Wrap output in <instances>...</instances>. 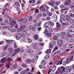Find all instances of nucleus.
I'll use <instances>...</instances> for the list:
<instances>
[{
    "label": "nucleus",
    "instance_id": "1",
    "mask_svg": "<svg viewBox=\"0 0 74 74\" xmlns=\"http://www.w3.org/2000/svg\"><path fill=\"white\" fill-rule=\"evenodd\" d=\"M12 59L11 58H8V59H5V58H2L1 60V62H2L3 63H4L5 62H10V61H11Z\"/></svg>",
    "mask_w": 74,
    "mask_h": 74
},
{
    "label": "nucleus",
    "instance_id": "2",
    "mask_svg": "<svg viewBox=\"0 0 74 74\" xmlns=\"http://www.w3.org/2000/svg\"><path fill=\"white\" fill-rule=\"evenodd\" d=\"M25 28V25H21L19 27V29H18V32H21L22 30H23V29H24Z\"/></svg>",
    "mask_w": 74,
    "mask_h": 74
},
{
    "label": "nucleus",
    "instance_id": "3",
    "mask_svg": "<svg viewBox=\"0 0 74 74\" xmlns=\"http://www.w3.org/2000/svg\"><path fill=\"white\" fill-rule=\"evenodd\" d=\"M57 45L58 47H62L63 45V41L60 40H59L58 41Z\"/></svg>",
    "mask_w": 74,
    "mask_h": 74
},
{
    "label": "nucleus",
    "instance_id": "4",
    "mask_svg": "<svg viewBox=\"0 0 74 74\" xmlns=\"http://www.w3.org/2000/svg\"><path fill=\"white\" fill-rule=\"evenodd\" d=\"M18 6L19 7V6H20V5H19V3L17 2H15L14 3V4L13 5V7H15V8H16L17 9H19Z\"/></svg>",
    "mask_w": 74,
    "mask_h": 74
},
{
    "label": "nucleus",
    "instance_id": "5",
    "mask_svg": "<svg viewBox=\"0 0 74 74\" xmlns=\"http://www.w3.org/2000/svg\"><path fill=\"white\" fill-rule=\"evenodd\" d=\"M67 33L70 36H73L74 35V31H73L69 30L67 31Z\"/></svg>",
    "mask_w": 74,
    "mask_h": 74
},
{
    "label": "nucleus",
    "instance_id": "6",
    "mask_svg": "<svg viewBox=\"0 0 74 74\" xmlns=\"http://www.w3.org/2000/svg\"><path fill=\"white\" fill-rule=\"evenodd\" d=\"M71 3V1L70 0H67L65 2L64 4L65 5H69Z\"/></svg>",
    "mask_w": 74,
    "mask_h": 74
},
{
    "label": "nucleus",
    "instance_id": "7",
    "mask_svg": "<svg viewBox=\"0 0 74 74\" xmlns=\"http://www.w3.org/2000/svg\"><path fill=\"white\" fill-rule=\"evenodd\" d=\"M72 70V68L71 67L69 66L67 67L66 69V71L68 73H69L71 71V70Z\"/></svg>",
    "mask_w": 74,
    "mask_h": 74
},
{
    "label": "nucleus",
    "instance_id": "8",
    "mask_svg": "<svg viewBox=\"0 0 74 74\" xmlns=\"http://www.w3.org/2000/svg\"><path fill=\"white\" fill-rule=\"evenodd\" d=\"M19 48H18L17 49H15V53H14V54H12V56H15V54H16V53H18V52H19Z\"/></svg>",
    "mask_w": 74,
    "mask_h": 74
},
{
    "label": "nucleus",
    "instance_id": "9",
    "mask_svg": "<svg viewBox=\"0 0 74 74\" xmlns=\"http://www.w3.org/2000/svg\"><path fill=\"white\" fill-rule=\"evenodd\" d=\"M55 2L53 1H51V2H49L48 4L50 5H51L52 7H54L55 5Z\"/></svg>",
    "mask_w": 74,
    "mask_h": 74
},
{
    "label": "nucleus",
    "instance_id": "10",
    "mask_svg": "<svg viewBox=\"0 0 74 74\" xmlns=\"http://www.w3.org/2000/svg\"><path fill=\"white\" fill-rule=\"evenodd\" d=\"M21 34L20 33H18L17 34L16 37V39L17 40H19L21 38Z\"/></svg>",
    "mask_w": 74,
    "mask_h": 74
},
{
    "label": "nucleus",
    "instance_id": "11",
    "mask_svg": "<svg viewBox=\"0 0 74 74\" xmlns=\"http://www.w3.org/2000/svg\"><path fill=\"white\" fill-rule=\"evenodd\" d=\"M8 51L11 54L14 52V50H13V49L11 47H9L8 49Z\"/></svg>",
    "mask_w": 74,
    "mask_h": 74
},
{
    "label": "nucleus",
    "instance_id": "12",
    "mask_svg": "<svg viewBox=\"0 0 74 74\" xmlns=\"http://www.w3.org/2000/svg\"><path fill=\"white\" fill-rule=\"evenodd\" d=\"M61 12L62 13H64V14H66L68 12V10L66 11L64 9H63L61 10Z\"/></svg>",
    "mask_w": 74,
    "mask_h": 74
},
{
    "label": "nucleus",
    "instance_id": "13",
    "mask_svg": "<svg viewBox=\"0 0 74 74\" xmlns=\"http://www.w3.org/2000/svg\"><path fill=\"white\" fill-rule=\"evenodd\" d=\"M63 60V59H62L61 61L60 60H59L57 62V63L56 64H57V65H59V64L60 65V64H62V62Z\"/></svg>",
    "mask_w": 74,
    "mask_h": 74
},
{
    "label": "nucleus",
    "instance_id": "14",
    "mask_svg": "<svg viewBox=\"0 0 74 74\" xmlns=\"http://www.w3.org/2000/svg\"><path fill=\"white\" fill-rule=\"evenodd\" d=\"M16 23V21H12L10 23V24L12 26H14V25H15Z\"/></svg>",
    "mask_w": 74,
    "mask_h": 74
},
{
    "label": "nucleus",
    "instance_id": "15",
    "mask_svg": "<svg viewBox=\"0 0 74 74\" xmlns=\"http://www.w3.org/2000/svg\"><path fill=\"white\" fill-rule=\"evenodd\" d=\"M5 41H6L7 43H9V44H11L13 41L12 40H7L6 39H5Z\"/></svg>",
    "mask_w": 74,
    "mask_h": 74
},
{
    "label": "nucleus",
    "instance_id": "16",
    "mask_svg": "<svg viewBox=\"0 0 74 74\" xmlns=\"http://www.w3.org/2000/svg\"><path fill=\"white\" fill-rule=\"evenodd\" d=\"M41 64L42 65H44V66H45V64H46V61L45 60H42L41 62Z\"/></svg>",
    "mask_w": 74,
    "mask_h": 74
},
{
    "label": "nucleus",
    "instance_id": "17",
    "mask_svg": "<svg viewBox=\"0 0 74 74\" xmlns=\"http://www.w3.org/2000/svg\"><path fill=\"white\" fill-rule=\"evenodd\" d=\"M56 27H58V28H59V27H61V25L59 23L57 22L56 23Z\"/></svg>",
    "mask_w": 74,
    "mask_h": 74
},
{
    "label": "nucleus",
    "instance_id": "18",
    "mask_svg": "<svg viewBox=\"0 0 74 74\" xmlns=\"http://www.w3.org/2000/svg\"><path fill=\"white\" fill-rule=\"evenodd\" d=\"M66 63L67 64H68L69 63H70L71 62L70 60L69 59V58H67L66 60Z\"/></svg>",
    "mask_w": 74,
    "mask_h": 74
},
{
    "label": "nucleus",
    "instance_id": "19",
    "mask_svg": "<svg viewBox=\"0 0 74 74\" xmlns=\"http://www.w3.org/2000/svg\"><path fill=\"white\" fill-rule=\"evenodd\" d=\"M47 15H48V16H52V14H53L52 13L49 12H47Z\"/></svg>",
    "mask_w": 74,
    "mask_h": 74
},
{
    "label": "nucleus",
    "instance_id": "20",
    "mask_svg": "<svg viewBox=\"0 0 74 74\" xmlns=\"http://www.w3.org/2000/svg\"><path fill=\"white\" fill-rule=\"evenodd\" d=\"M56 66H54V67H53L51 69L52 71H55V69H56Z\"/></svg>",
    "mask_w": 74,
    "mask_h": 74
},
{
    "label": "nucleus",
    "instance_id": "21",
    "mask_svg": "<svg viewBox=\"0 0 74 74\" xmlns=\"http://www.w3.org/2000/svg\"><path fill=\"white\" fill-rule=\"evenodd\" d=\"M6 55V52L5 51L2 52L1 54V56L3 57Z\"/></svg>",
    "mask_w": 74,
    "mask_h": 74
},
{
    "label": "nucleus",
    "instance_id": "22",
    "mask_svg": "<svg viewBox=\"0 0 74 74\" xmlns=\"http://www.w3.org/2000/svg\"><path fill=\"white\" fill-rule=\"evenodd\" d=\"M10 32L12 33H14L16 32V29H10Z\"/></svg>",
    "mask_w": 74,
    "mask_h": 74
},
{
    "label": "nucleus",
    "instance_id": "23",
    "mask_svg": "<svg viewBox=\"0 0 74 74\" xmlns=\"http://www.w3.org/2000/svg\"><path fill=\"white\" fill-rule=\"evenodd\" d=\"M27 33V32L25 30H23L22 31V32L21 34H25L26 35V34Z\"/></svg>",
    "mask_w": 74,
    "mask_h": 74
},
{
    "label": "nucleus",
    "instance_id": "24",
    "mask_svg": "<svg viewBox=\"0 0 74 74\" xmlns=\"http://www.w3.org/2000/svg\"><path fill=\"white\" fill-rule=\"evenodd\" d=\"M34 38L36 40H37L38 39V35H35L34 36Z\"/></svg>",
    "mask_w": 74,
    "mask_h": 74
},
{
    "label": "nucleus",
    "instance_id": "25",
    "mask_svg": "<svg viewBox=\"0 0 74 74\" xmlns=\"http://www.w3.org/2000/svg\"><path fill=\"white\" fill-rule=\"evenodd\" d=\"M60 68H58L57 71H56V74H59L60 73Z\"/></svg>",
    "mask_w": 74,
    "mask_h": 74
},
{
    "label": "nucleus",
    "instance_id": "26",
    "mask_svg": "<svg viewBox=\"0 0 74 74\" xmlns=\"http://www.w3.org/2000/svg\"><path fill=\"white\" fill-rule=\"evenodd\" d=\"M42 16V14H41V13H39L37 15V18H40V17H41Z\"/></svg>",
    "mask_w": 74,
    "mask_h": 74
},
{
    "label": "nucleus",
    "instance_id": "27",
    "mask_svg": "<svg viewBox=\"0 0 74 74\" xmlns=\"http://www.w3.org/2000/svg\"><path fill=\"white\" fill-rule=\"evenodd\" d=\"M32 52L33 50L32 49H29L27 51V52L28 53H32Z\"/></svg>",
    "mask_w": 74,
    "mask_h": 74
},
{
    "label": "nucleus",
    "instance_id": "28",
    "mask_svg": "<svg viewBox=\"0 0 74 74\" xmlns=\"http://www.w3.org/2000/svg\"><path fill=\"white\" fill-rule=\"evenodd\" d=\"M51 52V49H49L46 51V53L48 54L49 53H50Z\"/></svg>",
    "mask_w": 74,
    "mask_h": 74
},
{
    "label": "nucleus",
    "instance_id": "29",
    "mask_svg": "<svg viewBox=\"0 0 74 74\" xmlns=\"http://www.w3.org/2000/svg\"><path fill=\"white\" fill-rule=\"evenodd\" d=\"M34 26L35 27H40V26H41V25H40L38 23H36L34 25Z\"/></svg>",
    "mask_w": 74,
    "mask_h": 74
},
{
    "label": "nucleus",
    "instance_id": "30",
    "mask_svg": "<svg viewBox=\"0 0 74 74\" xmlns=\"http://www.w3.org/2000/svg\"><path fill=\"white\" fill-rule=\"evenodd\" d=\"M46 35L48 37H51L52 36V33H46Z\"/></svg>",
    "mask_w": 74,
    "mask_h": 74
},
{
    "label": "nucleus",
    "instance_id": "31",
    "mask_svg": "<svg viewBox=\"0 0 74 74\" xmlns=\"http://www.w3.org/2000/svg\"><path fill=\"white\" fill-rule=\"evenodd\" d=\"M26 62L28 64H30L31 63V60L29 59H28L26 60Z\"/></svg>",
    "mask_w": 74,
    "mask_h": 74
},
{
    "label": "nucleus",
    "instance_id": "32",
    "mask_svg": "<svg viewBox=\"0 0 74 74\" xmlns=\"http://www.w3.org/2000/svg\"><path fill=\"white\" fill-rule=\"evenodd\" d=\"M69 21L70 23H74V20L73 19H70Z\"/></svg>",
    "mask_w": 74,
    "mask_h": 74
},
{
    "label": "nucleus",
    "instance_id": "33",
    "mask_svg": "<svg viewBox=\"0 0 74 74\" xmlns=\"http://www.w3.org/2000/svg\"><path fill=\"white\" fill-rule=\"evenodd\" d=\"M53 43H50L49 44V48H52L53 47Z\"/></svg>",
    "mask_w": 74,
    "mask_h": 74
},
{
    "label": "nucleus",
    "instance_id": "34",
    "mask_svg": "<svg viewBox=\"0 0 74 74\" xmlns=\"http://www.w3.org/2000/svg\"><path fill=\"white\" fill-rule=\"evenodd\" d=\"M27 22V18H26L25 19H24L23 23H26Z\"/></svg>",
    "mask_w": 74,
    "mask_h": 74
},
{
    "label": "nucleus",
    "instance_id": "35",
    "mask_svg": "<svg viewBox=\"0 0 74 74\" xmlns=\"http://www.w3.org/2000/svg\"><path fill=\"white\" fill-rule=\"evenodd\" d=\"M7 48H8V45H6V46L5 47H4L3 48V51H5V50H6Z\"/></svg>",
    "mask_w": 74,
    "mask_h": 74
},
{
    "label": "nucleus",
    "instance_id": "36",
    "mask_svg": "<svg viewBox=\"0 0 74 74\" xmlns=\"http://www.w3.org/2000/svg\"><path fill=\"white\" fill-rule=\"evenodd\" d=\"M49 56L48 55H46L44 59H49Z\"/></svg>",
    "mask_w": 74,
    "mask_h": 74
},
{
    "label": "nucleus",
    "instance_id": "37",
    "mask_svg": "<svg viewBox=\"0 0 74 74\" xmlns=\"http://www.w3.org/2000/svg\"><path fill=\"white\" fill-rule=\"evenodd\" d=\"M1 25L4 26H5V25H6V24H5V23H4V22H1Z\"/></svg>",
    "mask_w": 74,
    "mask_h": 74
},
{
    "label": "nucleus",
    "instance_id": "38",
    "mask_svg": "<svg viewBox=\"0 0 74 74\" xmlns=\"http://www.w3.org/2000/svg\"><path fill=\"white\" fill-rule=\"evenodd\" d=\"M32 16H30L28 18V21L30 22L32 21Z\"/></svg>",
    "mask_w": 74,
    "mask_h": 74
},
{
    "label": "nucleus",
    "instance_id": "39",
    "mask_svg": "<svg viewBox=\"0 0 74 74\" xmlns=\"http://www.w3.org/2000/svg\"><path fill=\"white\" fill-rule=\"evenodd\" d=\"M34 12L35 13H37L39 12V10L38 9H36L35 10Z\"/></svg>",
    "mask_w": 74,
    "mask_h": 74
},
{
    "label": "nucleus",
    "instance_id": "40",
    "mask_svg": "<svg viewBox=\"0 0 74 74\" xmlns=\"http://www.w3.org/2000/svg\"><path fill=\"white\" fill-rule=\"evenodd\" d=\"M49 24H50V25H51L52 26H53L54 25V23L51 22V21H49Z\"/></svg>",
    "mask_w": 74,
    "mask_h": 74
},
{
    "label": "nucleus",
    "instance_id": "41",
    "mask_svg": "<svg viewBox=\"0 0 74 74\" xmlns=\"http://www.w3.org/2000/svg\"><path fill=\"white\" fill-rule=\"evenodd\" d=\"M49 23H46L44 25V26L46 27H47V26H48V25H49Z\"/></svg>",
    "mask_w": 74,
    "mask_h": 74
},
{
    "label": "nucleus",
    "instance_id": "42",
    "mask_svg": "<svg viewBox=\"0 0 74 74\" xmlns=\"http://www.w3.org/2000/svg\"><path fill=\"white\" fill-rule=\"evenodd\" d=\"M61 69H62V70L63 71H64V72L65 71V68L63 67V66H62L61 67Z\"/></svg>",
    "mask_w": 74,
    "mask_h": 74
},
{
    "label": "nucleus",
    "instance_id": "43",
    "mask_svg": "<svg viewBox=\"0 0 74 74\" xmlns=\"http://www.w3.org/2000/svg\"><path fill=\"white\" fill-rule=\"evenodd\" d=\"M38 22V20H34L33 21V23H36L37 22Z\"/></svg>",
    "mask_w": 74,
    "mask_h": 74
},
{
    "label": "nucleus",
    "instance_id": "44",
    "mask_svg": "<svg viewBox=\"0 0 74 74\" xmlns=\"http://www.w3.org/2000/svg\"><path fill=\"white\" fill-rule=\"evenodd\" d=\"M22 66L23 67H27V65H26L25 64H22Z\"/></svg>",
    "mask_w": 74,
    "mask_h": 74
},
{
    "label": "nucleus",
    "instance_id": "45",
    "mask_svg": "<svg viewBox=\"0 0 74 74\" xmlns=\"http://www.w3.org/2000/svg\"><path fill=\"white\" fill-rule=\"evenodd\" d=\"M27 40H28V41L30 43L32 42V41L31 40V39H30L29 38H27Z\"/></svg>",
    "mask_w": 74,
    "mask_h": 74
},
{
    "label": "nucleus",
    "instance_id": "46",
    "mask_svg": "<svg viewBox=\"0 0 74 74\" xmlns=\"http://www.w3.org/2000/svg\"><path fill=\"white\" fill-rule=\"evenodd\" d=\"M68 48H73V47H72V45L70 44L69 46H68Z\"/></svg>",
    "mask_w": 74,
    "mask_h": 74
},
{
    "label": "nucleus",
    "instance_id": "47",
    "mask_svg": "<svg viewBox=\"0 0 74 74\" xmlns=\"http://www.w3.org/2000/svg\"><path fill=\"white\" fill-rule=\"evenodd\" d=\"M36 45H37V44H36V43H32L31 44V45L32 47H34V46H36Z\"/></svg>",
    "mask_w": 74,
    "mask_h": 74
},
{
    "label": "nucleus",
    "instance_id": "48",
    "mask_svg": "<svg viewBox=\"0 0 74 74\" xmlns=\"http://www.w3.org/2000/svg\"><path fill=\"white\" fill-rule=\"evenodd\" d=\"M60 3V2H56L55 4L56 5H59Z\"/></svg>",
    "mask_w": 74,
    "mask_h": 74
},
{
    "label": "nucleus",
    "instance_id": "49",
    "mask_svg": "<svg viewBox=\"0 0 74 74\" xmlns=\"http://www.w3.org/2000/svg\"><path fill=\"white\" fill-rule=\"evenodd\" d=\"M66 16L67 20H69V19H70V16L69 15H66Z\"/></svg>",
    "mask_w": 74,
    "mask_h": 74
},
{
    "label": "nucleus",
    "instance_id": "50",
    "mask_svg": "<svg viewBox=\"0 0 74 74\" xmlns=\"http://www.w3.org/2000/svg\"><path fill=\"white\" fill-rule=\"evenodd\" d=\"M14 48H18V46H17V45H16V43H14Z\"/></svg>",
    "mask_w": 74,
    "mask_h": 74
},
{
    "label": "nucleus",
    "instance_id": "51",
    "mask_svg": "<svg viewBox=\"0 0 74 74\" xmlns=\"http://www.w3.org/2000/svg\"><path fill=\"white\" fill-rule=\"evenodd\" d=\"M25 73H26V71H23L20 74H25Z\"/></svg>",
    "mask_w": 74,
    "mask_h": 74
},
{
    "label": "nucleus",
    "instance_id": "52",
    "mask_svg": "<svg viewBox=\"0 0 74 74\" xmlns=\"http://www.w3.org/2000/svg\"><path fill=\"white\" fill-rule=\"evenodd\" d=\"M38 45L40 46H43V45H44V44L43 43H40L38 44Z\"/></svg>",
    "mask_w": 74,
    "mask_h": 74
},
{
    "label": "nucleus",
    "instance_id": "53",
    "mask_svg": "<svg viewBox=\"0 0 74 74\" xmlns=\"http://www.w3.org/2000/svg\"><path fill=\"white\" fill-rule=\"evenodd\" d=\"M58 49V47L56 46L55 48H54V49L53 50V51H55L56 50H57Z\"/></svg>",
    "mask_w": 74,
    "mask_h": 74
},
{
    "label": "nucleus",
    "instance_id": "54",
    "mask_svg": "<svg viewBox=\"0 0 74 74\" xmlns=\"http://www.w3.org/2000/svg\"><path fill=\"white\" fill-rule=\"evenodd\" d=\"M24 19L23 18H21L20 19H19V20H18V21L19 22V21H20V22H22L23 21Z\"/></svg>",
    "mask_w": 74,
    "mask_h": 74
},
{
    "label": "nucleus",
    "instance_id": "55",
    "mask_svg": "<svg viewBox=\"0 0 74 74\" xmlns=\"http://www.w3.org/2000/svg\"><path fill=\"white\" fill-rule=\"evenodd\" d=\"M15 27L16 29H18V25L17 24H16L15 25Z\"/></svg>",
    "mask_w": 74,
    "mask_h": 74
},
{
    "label": "nucleus",
    "instance_id": "56",
    "mask_svg": "<svg viewBox=\"0 0 74 74\" xmlns=\"http://www.w3.org/2000/svg\"><path fill=\"white\" fill-rule=\"evenodd\" d=\"M73 56H72L69 59L70 60V61L71 62V60H73Z\"/></svg>",
    "mask_w": 74,
    "mask_h": 74
},
{
    "label": "nucleus",
    "instance_id": "57",
    "mask_svg": "<svg viewBox=\"0 0 74 74\" xmlns=\"http://www.w3.org/2000/svg\"><path fill=\"white\" fill-rule=\"evenodd\" d=\"M61 34L62 36H64L66 34V33L64 32H61Z\"/></svg>",
    "mask_w": 74,
    "mask_h": 74
},
{
    "label": "nucleus",
    "instance_id": "58",
    "mask_svg": "<svg viewBox=\"0 0 74 74\" xmlns=\"http://www.w3.org/2000/svg\"><path fill=\"white\" fill-rule=\"evenodd\" d=\"M64 9L66 11V10H69V9L66 6H65L64 7Z\"/></svg>",
    "mask_w": 74,
    "mask_h": 74
},
{
    "label": "nucleus",
    "instance_id": "59",
    "mask_svg": "<svg viewBox=\"0 0 74 74\" xmlns=\"http://www.w3.org/2000/svg\"><path fill=\"white\" fill-rule=\"evenodd\" d=\"M25 34H21V36H22V37H23V38H25Z\"/></svg>",
    "mask_w": 74,
    "mask_h": 74
},
{
    "label": "nucleus",
    "instance_id": "60",
    "mask_svg": "<svg viewBox=\"0 0 74 74\" xmlns=\"http://www.w3.org/2000/svg\"><path fill=\"white\" fill-rule=\"evenodd\" d=\"M13 67L14 69H16V68H17V66L16 65H13Z\"/></svg>",
    "mask_w": 74,
    "mask_h": 74
},
{
    "label": "nucleus",
    "instance_id": "61",
    "mask_svg": "<svg viewBox=\"0 0 74 74\" xmlns=\"http://www.w3.org/2000/svg\"><path fill=\"white\" fill-rule=\"evenodd\" d=\"M31 62L32 63H33L34 62V59H32L31 60Z\"/></svg>",
    "mask_w": 74,
    "mask_h": 74
},
{
    "label": "nucleus",
    "instance_id": "62",
    "mask_svg": "<svg viewBox=\"0 0 74 74\" xmlns=\"http://www.w3.org/2000/svg\"><path fill=\"white\" fill-rule=\"evenodd\" d=\"M62 64L63 65H66V61H64L62 63Z\"/></svg>",
    "mask_w": 74,
    "mask_h": 74
},
{
    "label": "nucleus",
    "instance_id": "63",
    "mask_svg": "<svg viewBox=\"0 0 74 74\" xmlns=\"http://www.w3.org/2000/svg\"><path fill=\"white\" fill-rule=\"evenodd\" d=\"M42 29V28H41V27H40L38 28V31H40Z\"/></svg>",
    "mask_w": 74,
    "mask_h": 74
},
{
    "label": "nucleus",
    "instance_id": "64",
    "mask_svg": "<svg viewBox=\"0 0 74 74\" xmlns=\"http://www.w3.org/2000/svg\"><path fill=\"white\" fill-rule=\"evenodd\" d=\"M39 67L40 69H42L43 68V66L41 65H39Z\"/></svg>",
    "mask_w": 74,
    "mask_h": 74
}]
</instances>
